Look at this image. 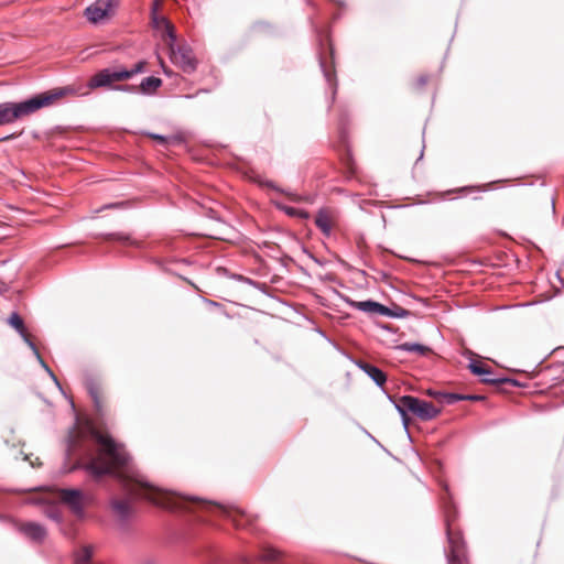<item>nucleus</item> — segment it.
Masks as SVG:
<instances>
[{
    "label": "nucleus",
    "instance_id": "1",
    "mask_svg": "<svg viewBox=\"0 0 564 564\" xmlns=\"http://www.w3.org/2000/svg\"><path fill=\"white\" fill-rule=\"evenodd\" d=\"M127 487L131 495L145 498L152 503L165 509L203 510L209 513L217 512L230 520L237 529H249L258 520L257 516L250 514L236 506L221 505L214 501L162 491L139 479L129 480Z\"/></svg>",
    "mask_w": 564,
    "mask_h": 564
},
{
    "label": "nucleus",
    "instance_id": "2",
    "mask_svg": "<svg viewBox=\"0 0 564 564\" xmlns=\"http://www.w3.org/2000/svg\"><path fill=\"white\" fill-rule=\"evenodd\" d=\"M89 437L96 445V449H84L82 467L94 478H100L105 475L120 476L119 471L129 460V455L123 445L118 444L110 435L95 427L90 429Z\"/></svg>",
    "mask_w": 564,
    "mask_h": 564
},
{
    "label": "nucleus",
    "instance_id": "3",
    "mask_svg": "<svg viewBox=\"0 0 564 564\" xmlns=\"http://www.w3.org/2000/svg\"><path fill=\"white\" fill-rule=\"evenodd\" d=\"M76 94L77 90L74 86H66L53 88L21 102H2L0 104V126L13 123L42 108L54 105L62 98Z\"/></svg>",
    "mask_w": 564,
    "mask_h": 564
},
{
    "label": "nucleus",
    "instance_id": "4",
    "mask_svg": "<svg viewBox=\"0 0 564 564\" xmlns=\"http://www.w3.org/2000/svg\"><path fill=\"white\" fill-rule=\"evenodd\" d=\"M161 32L162 40L166 44L170 51L171 61L182 68L185 73H192L196 69L197 61L193 54V51L187 45H175L176 35L175 29L172 23H170L169 29L158 30Z\"/></svg>",
    "mask_w": 564,
    "mask_h": 564
},
{
    "label": "nucleus",
    "instance_id": "5",
    "mask_svg": "<svg viewBox=\"0 0 564 564\" xmlns=\"http://www.w3.org/2000/svg\"><path fill=\"white\" fill-rule=\"evenodd\" d=\"M395 408L402 416V421L406 426L410 422L408 413H412L423 421L435 419L441 409L436 408L433 403L420 400L412 395H403L395 401Z\"/></svg>",
    "mask_w": 564,
    "mask_h": 564
},
{
    "label": "nucleus",
    "instance_id": "6",
    "mask_svg": "<svg viewBox=\"0 0 564 564\" xmlns=\"http://www.w3.org/2000/svg\"><path fill=\"white\" fill-rule=\"evenodd\" d=\"M145 66L147 62L140 61L130 70L123 68L116 70L109 68L102 69L90 78L88 87L90 89H95L98 87L110 86L115 82L127 80L135 74L142 73Z\"/></svg>",
    "mask_w": 564,
    "mask_h": 564
},
{
    "label": "nucleus",
    "instance_id": "7",
    "mask_svg": "<svg viewBox=\"0 0 564 564\" xmlns=\"http://www.w3.org/2000/svg\"><path fill=\"white\" fill-rule=\"evenodd\" d=\"M118 3L119 0H97L86 8L85 15L90 22L98 23L112 15Z\"/></svg>",
    "mask_w": 564,
    "mask_h": 564
},
{
    "label": "nucleus",
    "instance_id": "8",
    "mask_svg": "<svg viewBox=\"0 0 564 564\" xmlns=\"http://www.w3.org/2000/svg\"><path fill=\"white\" fill-rule=\"evenodd\" d=\"M58 498L66 503L76 514L83 512L85 506V496L78 489H59Z\"/></svg>",
    "mask_w": 564,
    "mask_h": 564
},
{
    "label": "nucleus",
    "instance_id": "9",
    "mask_svg": "<svg viewBox=\"0 0 564 564\" xmlns=\"http://www.w3.org/2000/svg\"><path fill=\"white\" fill-rule=\"evenodd\" d=\"M469 369L470 371L476 375V376H482L484 378L481 379V381L484 383H488V384H500V383H512L514 384L516 382L511 379H507V378H496V377H492V370L491 368L481 362V361H473L470 362L469 365Z\"/></svg>",
    "mask_w": 564,
    "mask_h": 564
},
{
    "label": "nucleus",
    "instance_id": "10",
    "mask_svg": "<svg viewBox=\"0 0 564 564\" xmlns=\"http://www.w3.org/2000/svg\"><path fill=\"white\" fill-rule=\"evenodd\" d=\"M85 387L94 401L96 411L99 414H102L106 404V399L100 382L97 379L87 378L85 381Z\"/></svg>",
    "mask_w": 564,
    "mask_h": 564
},
{
    "label": "nucleus",
    "instance_id": "11",
    "mask_svg": "<svg viewBox=\"0 0 564 564\" xmlns=\"http://www.w3.org/2000/svg\"><path fill=\"white\" fill-rule=\"evenodd\" d=\"M451 552L448 564H469L459 535L449 534Z\"/></svg>",
    "mask_w": 564,
    "mask_h": 564
},
{
    "label": "nucleus",
    "instance_id": "12",
    "mask_svg": "<svg viewBox=\"0 0 564 564\" xmlns=\"http://www.w3.org/2000/svg\"><path fill=\"white\" fill-rule=\"evenodd\" d=\"M8 323L11 327L18 330V333L22 336L24 341L32 348V350L36 354L37 358L44 365V361L41 358L35 345L31 340V335L28 333L22 317L18 313H12L8 319Z\"/></svg>",
    "mask_w": 564,
    "mask_h": 564
},
{
    "label": "nucleus",
    "instance_id": "13",
    "mask_svg": "<svg viewBox=\"0 0 564 564\" xmlns=\"http://www.w3.org/2000/svg\"><path fill=\"white\" fill-rule=\"evenodd\" d=\"M315 225L326 236H329L336 225L334 214L328 209H322L315 217Z\"/></svg>",
    "mask_w": 564,
    "mask_h": 564
},
{
    "label": "nucleus",
    "instance_id": "14",
    "mask_svg": "<svg viewBox=\"0 0 564 564\" xmlns=\"http://www.w3.org/2000/svg\"><path fill=\"white\" fill-rule=\"evenodd\" d=\"M162 86V80L159 77L150 76L144 78L139 86H123V89L131 91H139L145 95L155 93Z\"/></svg>",
    "mask_w": 564,
    "mask_h": 564
},
{
    "label": "nucleus",
    "instance_id": "15",
    "mask_svg": "<svg viewBox=\"0 0 564 564\" xmlns=\"http://www.w3.org/2000/svg\"><path fill=\"white\" fill-rule=\"evenodd\" d=\"M351 305L362 312L378 315H390V310L384 305L373 301L351 302Z\"/></svg>",
    "mask_w": 564,
    "mask_h": 564
},
{
    "label": "nucleus",
    "instance_id": "16",
    "mask_svg": "<svg viewBox=\"0 0 564 564\" xmlns=\"http://www.w3.org/2000/svg\"><path fill=\"white\" fill-rule=\"evenodd\" d=\"M19 530L29 539L35 542H41L46 536L45 529L42 525L34 522L22 523L19 527Z\"/></svg>",
    "mask_w": 564,
    "mask_h": 564
},
{
    "label": "nucleus",
    "instance_id": "17",
    "mask_svg": "<svg viewBox=\"0 0 564 564\" xmlns=\"http://www.w3.org/2000/svg\"><path fill=\"white\" fill-rule=\"evenodd\" d=\"M163 2L164 0H153L152 3L151 21L155 30L170 28L171 22L164 15L159 14L160 10L162 9Z\"/></svg>",
    "mask_w": 564,
    "mask_h": 564
},
{
    "label": "nucleus",
    "instance_id": "18",
    "mask_svg": "<svg viewBox=\"0 0 564 564\" xmlns=\"http://www.w3.org/2000/svg\"><path fill=\"white\" fill-rule=\"evenodd\" d=\"M358 367L365 371L378 386H383L386 380H387V376L386 373L379 369L378 367L367 362V361H359L358 364Z\"/></svg>",
    "mask_w": 564,
    "mask_h": 564
},
{
    "label": "nucleus",
    "instance_id": "19",
    "mask_svg": "<svg viewBox=\"0 0 564 564\" xmlns=\"http://www.w3.org/2000/svg\"><path fill=\"white\" fill-rule=\"evenodd\" d=\"M327 56H321V65L324 69V74L328 80H332V77L335 73L334 67V48L330 43L327 44Z\"/></svg>",
    "mask_w": 564,
    "mask_h": 564
},
{
    "label": "nucleus",
    "instance_id": "20",
    "mask_svg": "<svg viewBox=\"0 0 564 564\" xmlns=\"http://www.w3.org/2000/svg\"><path fill=\"white\" fill-rule=\"evenodd\" d=\"M113 511L121 518H127L132 512V505L129 499H115L112 501Z\"/></svg>",
    "mask_w": 564,
    "mask_h": 564
},
{
    "label": "nucleus",
    "instance_id": "21",
    "mask_svg": "<svg viewBox=\"0 0 564 564\" xmlns=\"http://www.w3.org/2000/svg\"><path fill=\"white\" fill-rule=\"evenodd\" d=\"M484 399H485L484 395H478V394H457V393H454V394L444 395L445 404H454L455 402L463 401V400L480 401V400H484Z\"/></svg>",
    "mask_w": 564,
    "mask_h": 564
},
{
    "label": "nucleus",
    "instance_id": "22",
    "mask_svg": "<svg viewBox=\"0 0 564 564\" xmlns=\"http://www.w3.org/2000/svg\"><path fill=\"white\" fill-rule=\"evenodd\" d=\"M282 552L271 547V546H264L261 550V553L259 555V560L263 562H276L281 558Z\"/></svg>",
    "mask_w": 564,
    "mask_h": 564
},
{
    "label": "nucleus",
    "instance_id": "23",
    "mask_svg": "<svg viewBox=\"0 0 564 564\" xmlns=\"http://www.w3.org/2000/svg\"><path fill=\"white\" fill-rule=\"evenodd\" d=\"M400 349L405 351L419 352L420 355H426L431 349L426 346L412 343H403L399 346Z\"/></svg>",
    "mask_w": 564,
    "mask_h": 564
},
{
    "label": "nucleus",
    "instance_id": "24",
    "mask_svg": "<svg viewBox=\"0 0 564 564\" xmlns=\"http://www.w3.org/2000/svg\"><path fill=\"white\" fill-rule=\"evenodd\" d=\"M93 556V549L90 546H84L76 555L75 564H91L90 560Z\"/></svg>",
    "mask_w": 564,
    "mask_h": 564
},
{
    "label": "nucleus",
    "instance_id": "25",
    "mask_svg": "<svg viewBox=\"0 0 564 564\" xmlns=\"http://www.w3.org/2000/svg\"><path fill=\"white\" fill-rule=\"evenodd\" d=\"M430 82V76L427 74H419L411 82V86L413 90L420 91L425 88V86Z\"/></svg>",
    "mask_w": 564,
    "mask_h": 564
},
{
    "label": "nucleus",
    "instance_id": "26",
    "mask_svg": "<svg viewBox=\"0 0 564 564\" xmlns=\"http://www.w3.org/2000/svg\"><path fill=\"white\" fill-rule=\"evenodd\" d=\"M104 240H118L122 242H129L130 245H134V241L130 239L128 235L124 234H108L102 236Z\"/></svg>",
    "mask_w": 564,
    "mask_h": 564
},
{
    "label": "nucleus",
    "instance_id": "27",
    "mask_svg": "<svg viewBox=\"0 0 564 564\" xmlns=\"http://www.w3.org/2000/svg\"><path fill=\"white\" fill-rule=\"evenodd\" d=\"M84 437V432L76 431L75 435L70 438L69 449L75 453L79 446L80 440Z\"/></svg>",
    "mask_w": 564,
    "mask_h": 564
},
{
    "label": "nucleus",
    "instance_id": "28",
    "mask_svg": "<svg viewBox=\"0 0 564 564\" xmlns=\"http://www.w3.org/2000/svg\"><path fill=\"white\" fill-rule=\"evenodd\" d=\"M288 215L290 216H300V217H304L306 218L307 217V213L304 212V210H299L294 207H288V206H284V207H281Z\"/></svg>",
    "mask_w": 564,
    "mask_h": 564
},
{
    "label": "nucleus",
    "instance_id": "29",
    "mask_svg": "<svg viewBox=\"0 0 564 564\" xmlns=\"http://www.w3.org/2000/svg\"><path fill=\"white\" fill-rule=\"evenodd\" d=\"M427 394L433 397L434 399H436L438 402L445 403L444 402V395H448L449 393H444V392H440V391L429 390Z\"/></svg>",
    "mask_w": 564,
    "mask_h": 564
},
{
    "label": "nucleus",
    "instance_id": "30",
    "mask_svg": "<svg viewBox=\"0 0 564 564\" xmlns=\"http://www.w3.org/2000/svg\"><path fill=\"white\" fill-rule=\"evenodd\" d=\"M286 196L292 200V202H301L302 200V197L296 195V194H292V193H286Z\"/></svg>",
    "mask_w": 564,
    "mask_h": 564
},
{
    "label": "nucleus",
    "instance_id": "31",
    "mask_svg": "<svg viewBox=\"0 0 564 564\" xmlns=\"http://www.w3.org/2000/svg\"><path fill=\"white\" fill-rule=\"evenodd\" d=\"M151 138L161 142V143H164L165 142V138L162 137V135H158V134H151Z\"/></svg>",
    "mask_w": 564,
    "mask_h": 564
},
{
    "label": "nucleus",
    "instance_id": "32",
    "mask_svg": "<svg viewBox=\"0 0 564 564\" xmlns=\"http://www.w3.org/2000/svg\"><path fill=\"white\" fill-rule=\"evenodd\" d=\"M160 63H161V66L163 68V72L166 74V75H171V70L165 66L164 62L160 58Z\"/></svg>",
    "mask_w": 564,
    "mask_h": 564
},
{
    "label": "nucleus",
    "instance_id": "33",
    "mask_svg": "<svg viewBox=\"0 0 564 564\" xmlns=\"http://www.w3.org/2000/svg\"><path fill=\"white\" fill-rule=\"evenodd\" d=\"M471 189H474V188L473 187H463L459 191H471Z\"/></svg>",
    "mask_w": 564,
    "mask_h": 564
},
{
    "label": "nucleus",
    "instance_id": "34",
    "mask_svg": "<svg viewBox=\"0 0 564 564\" xmlns=\"http://www.w3.org/2000/svg\"><path fill=\"white\" fill-rule=\"evenodd\" d=\"M11 138H12V135L4 137V138L2 139V141L9 140V139H11Z\"/></svg>",
    "mask_w": 564,
    "mask_h": 564
},
{
    "label": "nucleus",
    "instance_id": "35",
    "mask_svg": "<svg viewBox=\"0 0 564 564\" xmlns=\"http://www.w3.org/2000/svg\"><path fill=\"white\" fill-rule=\"evenodd\" d=\"M268 186H270V187L274 188V186H273V184H272V183H268ZM275 189H278V188L275 187Z\"/></svg>",
    "mask_w": 564,
    "mask_h": 564
}]
</instances>
